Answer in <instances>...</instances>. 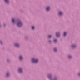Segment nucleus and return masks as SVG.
Listing matches in <instances>:
<instances>
[{
    "label": "nucleus",
    "mask_w": 80,
    "mask_h": 80,
    "mask_svg": "<svg viewBox=\"0 0 80 80\" xmlns=\"http://www.w3.org/2000/svg\"><path fill=\"white\" fill-rule=\"evenodd\" d=\"M66 35H67V33H66V32H64V36L65 37V36H66Z\"/></svg>",
    "instance_id": "obj_9"
},
{
    "label": "nucleus",
    "mask_w": 80,
    "mask_h": 80,
    "mask_svg": "<svg viewBox=\"0 0 80 80\" xmlns=\"http://www.w3.org/2000/svg\"><path fill=\"white\" fill-rule=\"evenodd\" d=\"M51 37H52V36H51V35H49L48 36L49 38H51Z\"/></svg>",
    "instance_id": "obj_17"
},
{
    "label": "nucleus",
    "mask_w": 80,
    "mask_h": 80,
    "mask_svg": "<svg viewBox=\"0 0 80 80\" xmlns=\"http://www.w3.org/2000/svg\"><path fill=\"white\" fill-rule=\"evenodd\" d=\"M8 75H9L8 73H7V76L8 77Z\"/></svg>",
    "instance_id": "obj_18"
},
{
    "label": "nucleus",
    "mask_w": 80,
    "mask_h": 80,
    "mask_svg": "<svg viewBox=\"0 0 80 80\" xmlns=\"http://www.w3.org/2000/svg\"><path fill=\"white\" fill-rule=\"evenodd\" d=\"M15 45L16 47H19V44H15Z\"/></svg>",
    "instance_id": "obj_6"
},
{
    "label": "nucleus",
    "mask_w": 80,
    "mask_h": 80,
    "mask_svg": "<svg viewBox=\"0 0 80 80\" xmlns=\"http://www.w3.org/2000/svg\"><path fill=\"white\" fill-rule=\"evenodd\" d=\"M57 40L55 39L54 40V42H57Z\"/></svg>",
    "instance_id": "obj_16"
},
{
    "label": "nucleus",
    "mask_w": 80,
    "mask_h": 80,
    "mask_svg": "<svg viewBox=\"0 0 80 80\" xmlns=\"http://www.w3.org/2000/svg\"><path fill=\"white\" fill-rule=\"evenodd\" d=\"M78 75L80 76V74H78Z\"/></svg>",
    "instance_id": "obj_20"
},
{
    "label": "nucleus",
    "mask_w": 80,
    "mask_h": 80,
    "mask_svg": "<svg viewBox=\"0 0 80 80\" xmlns=\"http://www.w3.org/2000/svg\"><path fill=\"white\" fill-rule=\"evenodd\" d=\"M72 48H74V47H75V46L74 45H73L72 46Z\"/></svg>",
    "instance_id": "obj_14"
},
{
    "label": "nucleus",
    "mask_w": 80,
    "mask_h": 80,
    "mask_svg": "<svg viewBox=\"0 0 80 80\" xmlns=\"http://www.w3.org/2000/svg\"><path fill=\"white\" fill-rule=\"evenodd\" d=\"M5 1L6 3H8V0H5Z\"/></svg>",
    "instance_id": "obj_11"
},
{
    "label": "nucleus",
    "mask_w": 80,
    "mask_h": 80,
    "mask_svg": "<svg viewBox=\"0 0 80 80\" xmlns=\"http://www.w3.org/2000/svg\"><path fill=\"white\" fill-rule=\"evenodd\" d=\"M54 50L55 52H57V49L56 48L54 49Z\"/></svg>",
    "instance_id": "obj_12"
},
{
    "label": "nucleus",
    "mask_w": 80,
    "mask_h": 80,
    "mask_svg": "<svg viewBox=\"0 0 80 80\" xmlns=\"http://www.w3.org/2000/svg\"><path fill=\"white\" fill-rule=\"evenodd\" d=\"M59 15H63V13L62 12H60L59 13Z\"/></svg>",
    "instance_id": "obj_5"
},
{
    "label": "nucleus",
    "mask_w": 80,
    "mask_h": 80,
    "mask_svg": "<svg viewBox=\"0 0 80 80\" xmlns=\"http://www.w3.org/2000/svg\"><path fill=\"white\" fill-rule=\"evenodd\" d=\"M71 57V56H69V58H70Z\"/></svg>",
    "instance_id": "obj_19"
},
{
    "label": "nucleus",
    "mask_w": 80,
    "mask_h": 80,
    "mask_svg": "<svg viewBox=\"0 0 80 80\" xmlns=\"http://www.w3.org/2000/svg\"><path fill=\"white\" fill-rule=\"evenodd\" d=\"M56 35L57 37H60V33H59V32L56 33Z\"/></svg>",
    "instance_id": "obj_3"
},
{
    "label": "nucleus",
    "mask_w": 80,
    "mask_h": 80,
    "mask_svg": "<svg viewBox=\"0 0 80 80\" xmlns=\"http://www.w3.org/2000/svg\"><path fill=\"white\" fill-rule=\"evenodd\" d=\"M18 70L19 72H22V69L21 68H19L18 69Z\"/></svg>",
    "instance_id": "obj_4"
},
{
    "label": "nucleus",
    "mask_w": 80,
    "mask_h": 80,
    "mask_svg": "<svg viewBox=\"0 0 80 80\" xmlns=\"http://www.w3.org/2000/svg\"><path fill=\"white\" fill-rule=\"evenodd\" d=\"M50 9V7H48L46 8V10L47 11H48V10H49Z\"/></svg>",
    "instance_id": "obj_7"
},
{
    "label": "nucleus",
    "mask_w": 80,
    "mask_h": 80,
    "mask_svg": "<svg viewBox=\"0 0 80 80\" xmlns=\"http://www.w3.org/2000/svg\"><path fill=\"white\" fill-rule=\"evenodd\" d=\"M34 28H35L34 27L32 26V30H33L34 29Z\"/></svg>",
    "instance_id": "obj_15"
},
{
    "label": "nucleus",
    "mask_w": 80,
    "mask_h": 80,
    "mask_svg": "<svg viewBox=\"0 0 80 80\" xmlns=\"http://www.w3.org/2000/svg\"><path fill=\"white\" fill-rule=\"evenodd\" d=\"M22 58H23L22 56H20L19 59H20V60H22Z\"/></svg>",
    "instance_id": "obj_10"
},
{
    "label": "nucleus",
    "mask_w": 80,
    "mask_h": 80,
    "mask_svg": "<svg viewBox=\"0 0 80 80\" xmlns=\"http://www.w3.org/2000/svg\"><path fill=\"white\" fill-rule=\"evenodd\" d=\"M32 62L33 63H37L38 62V59L35 60V59H32Z\"/></svg>",
    "instance_id": "obj_2"
},
{
    "label": "nucleus",
    "mask_w": 80,
    "mask_h": 80,
    "mask_svg": "<svg viewBox=\"0 0 80 80\" xmlns=\"http://www.w3.org/2000/svg\"><path fill=\"white\" fill-rule=\"evenodd\" d=\"M49 42H50V41H49Z\"/></svg>",
    "instance_id": "obj_21"
},
{
    "label": "nucleus",
    "mask_w": 80,
    "mask_h": 80,
    "mask_svg": "<svg viewBox=\"0 0 80 80\" xmlns=\"http://www.w3.org/2000/svg\"><path fill=\"white\" fill-rule=\"evenodd\" d=\"M15 19L14 18L12 19V22L15 23Z\"/></svg>",
    "instance_id": "obj_8"
},
{
    "label": "nucleus",
    "mask_w": 80,
    "mask_h": 80,
    "mask_svg": "<svg viewBox=\"0 0 80 80\" xmlns=\"http://www.w3.org/2000/svg\"><path fill=\"white\" fill-rule=\"evenodd\" d=\"M17 25L19 27H21L23 24H22V23L21 21H19L18 22V23L17 24Z\"/></svg>",
    "instance_id": "obj_1"
},
{
    "label": "nucleus",
    "mask_w": 80,
    "mask_h": 80,
    "mask_svg": "<svg viewBox=\"0 0 80 80\" xmlns=\"http://www.w3.org/2000/svg\"><path fill=\"white\" fill-rule=\"evenodd\" d=\"M48 78H50V77H51V76L50 75H48Z\"/></svg>",
    "instance_id": "obj_13"
}]
</instances>
